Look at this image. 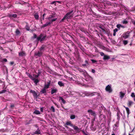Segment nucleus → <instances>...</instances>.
I'll use <instances>...</instances> for the list:
<instances>
[{"instance_id":"f257e3e1","label":"nucleus","mask_w":135,"mask_h":135,"mask_svg":"<svg viewBox=\"0 0 135 135\" xmlns=\"http://www.w3.org/2000/svg\"><path fill=\"white\" fill-rule=\"evenodd\" d=\"M105 90L107 91L109 93L112 92V89L111 87V86L109 85H107L106 87Z\"/></svg>"},{"instance_id":"f03ea898","label":"nucleus","mask_w":135,"mask_h":135,"mask_svg":"<svg viewBox=\"0 0 135 135\" xmlns=\"http://www.w3.org/2000/svg\"><path fill=\"white\" fill-rule=\"evenodd\" d=\"M129 36V34L127 33H124L122 36V37L124 39H126Z\"/></svg>"},{"instance_id":"7ed1b4c3","label":"nucleus","mask_w":135,"mask_h":135,"mask_svg":"<svg viewBox=\"0 0 135 135\" xmlns=\"http://www.w3.org/2000/svg\"><path fill=\"white\" fill-rule=\"evenodd\" d=\"M31 93H32L33 96L34 97H37V94L35 92V91L32 90H30Z\"/></svg>"},{"instance_id":"20e7f679","label":"nucleus","mask_w":135,"mask_h":135,"mask_svg":"<svg viewBox=\"0 0 135 135\" xmlns=\"http://www.w3.org/2000/svg\"><path fill=\"white\" fill-rule=\"evenodd\" d=\"M125 94V93L121 91L119 93L120 97L121 99L123 98Z\"/></svg>"},{"instance_id":"39448f33","label":"nucleus","mask_w":135,"mask_h":135,"mask_svg":"<svg viewBox=\"0 0 135 135\" xmlns=\"http://www.w3.org/2000/svg\"><path fill=\"white\" fill-rule=\"evenodd\" d=\"M88 112L91 114L92 115L95 116V112L92 110H88Z\"/></svg>"},{"instance_id":"423d86ee","label":"nucleus","mask_w":135,"mask_h":135,"mask_svg":"<svg viewBox=\"0 0 135 135\" xmlns=\"http://www.w3.org/2000/svg\"><path fill=\"white\" fill-rule=\"evenodd\" d=\"M70 13H67L66 15L64 16V17H63V18L62 19L61 21H63L65 18L66 19H69V16H68V15H69Z\"/></svg>"},{"instance_id":"0eeeda50","label":"nucleus","mask_w":135,"mask_h":135,"mask_svg":"<svg viewBox=\"0 0 135 135\" xmlns=\"http://www.w3.org/2000/svg\"><path fill=\"white\" fill-rule=\"evenodd\" d=\"M19 55L20 56H23L25 55V54L23 51H21L19 53Z\"/></svg>"},{"instance_id":"6e6552de","label":"nucleus","mask_w":135,"mask_h":135,"mask_svg":"<svg viewBox=\"0 0 135 135\" xmlns=\"http://www.w3.org/2000/svg\"><path fill=\"white\" fill-rule=\"evenodd\" d=\"M72 127L74 129L78 131V132H80L79 129L77 126L73 125Z\"/></svg>"},{"instance_id":"1a4fd4ad","label":"nucleus","mask_w":135,"mask_h":135,"mask_svg":"<svg viewBox=\"0 0 135 135\" xmlns=\"http://www.w3.org/2000/svg\"><path fill=\"white\" fill-rule=\"evenodd\" d=\"M58 84L61 87L64 86V83L61 81H59Z\"/></svg>"},{"instance_id":"9d476101","label":"nucleus","mask_w":135,"mask_h":135,"mask_svg":"<svg viewBox=\"0 0 135 135\" xmlns=\"http://www.w3.org/2000/svg\"><path fill=\"white\" fill-rule=\"evenodd\" d=\"M42 55V53L40 52H38L37 53H36L35 55L36 56H40Z\"/></svg>"},{"instance_id":"9b49d317","label":"nucleus","mask_w":135,"mask_h":135,"mask_svg":"<svg viewBox=\"0 0 135 135\" xmlns=\"http://www.w3.org/2000/svg\"><path fill=\"white\" fill-rule=\"evenodd\" d=\"M59 100H61L62 101V103L63 104H65V101L64 100V99L61 97H59Z\"/></svg>"},{"instance_id":"f8f14e48","label":"nucleus","mask_w":135,"mask_h":135,"mask_svg":"<svg viewBox=\"0 0 135 135\" xmlns=\"http://www.w3.org/2000/svg\"><path fill=\"white\" fill-rule=\"evenodd\" d=\"M66 124L67 125H68V126L69 125V126H70L72 127L73 126V125L71 124V121H68V122H66Z\"/></svg>"},{"instance_id":"ddd939ff","label":"nucleus","mask_w":135,"mask_h":135,"mask_svg":"<svg viewBox=\"0 0 135 135\" xmlns=\"http://www.w3.org/2000/svg\"><path fill=\"white\" fill-rule=\"evenodd\" d=\"M110 59V57L109 56L107 55H105L104 56L103 59L104 60H106L108 59Z\"/></svg>"},{"instance_id":"4468645a","label":"nucleus","mask_w":135,"mask_h":135,"mask_svg":"<svg viewBox=\"0 0 135 135\" xmlns=\"http://www.w3.org/2000/svg\"><path fill=\"white\" fill-rule=\"evenodd\" d=\"M57 91V89L55 88L54 89H52L51 90V94H53L54 93L56 92Z\"/></svg>"},{"instance_id":"2eb2a0df","label":"nucleus","mask_w":135,"mask_h":135,"mask_svg":"<svg viewBox=\"0 0 135 135\" xmlns=\"http://www.w3.org/2000/svg\"><path fill=\"white\" fill-rule=\"evenodd\" d=\"M9 17L12 18L13 17L14 18L16 17H17V15L16 14H10L9 16Z\"/></svg>"},{"instance_id":"dca6fc26","label":"nucleus","mask_w":135,"mask_h":135,"mask_svg":"<svg viewBox=\"0 0 135 135\" xmlns=\"http://www.w3.org/2000/svg\"><path fill=\"white\" fill-rule=\"evenodd\" d=\"M51 24V22H47L44 25H43V27H44L47 26L48 25H49Z\"/></svg>"},{"instance_id":"f3484780","label":"nucleus","mask_w":135,"mask_h":135,"mask_svg":"<svg viewBox=\"0 0 135 135\" xmlns=\"http://www.w3.org/2000/svg\"><path fill=\"white\" fill-rule=\"evenodd\" d=\"M33 80L34 81V82L36 84L39 81L37 79H35L34 78L33 79Z\"/></svg>"},{"instance_id":"a211bd4d","label":"nucleus","mask_w":135,"mask_h":135,"mask_svg":"<svg viewBox=\"0 0 135 135\" xmlns=\"http://www.w3.org/2000/svg\"><path fill=\"white\" fill-rule=\"evenodd\" d=\"M33 113H34L36 114H40V111L37 110H35Z\"/></svg>"},{"instance_id":"6ab92c4d","label":"nucleus","mask_w":135,"mask_h":135,"mask_svg":"<svg viewBox=\"0 0 135 135\" xmlns=\"http://www.w3.org/2000/svg\"><path fill=\"white\" fill-rule=\"evenodd\" d=\"M35 18L36 20H38L39 16L37 13H36L34 15Z\"/></svg>"},{"instance_id":"aec40b11","label":"nucleus","mask_w":135,"mask_h":135,"mask_svg":"<svg viewBox=\"0 0 135 135\" xmlns=\"http://www.w3.org/2000/svg\"><path fill=\"white\" fill-rule=\"evenodd\" d=\"M133 103V102L131 101H129L128 104V106L129 107H130L131 106V105Z\"/></svg>"},{"instance_id":"412c9836","label":"nucleus","mask_w":135,"mask_h":135,"mask_svg":"<svg viewBox=\"0 0 135 135\" xmlns=\"http://www.w3.org/2000/svg\"><path fill=\"white\" fill-rule=\"evenodd\" d=\"M50 85V84H48L47 85H45L44 86V88L45 89H48L49 88V86Z\"/></svg>"},{"instance_id":"4be33fe9","label":"nucleus","mask_w":135,"mask_h":135,"mask_svg":"<svg viewBox=\"0 0 135 135\" xmlns=\"http://www.w3.org/2000/svg\"><path fill=\"white\" fill-rule=\"evenodd\" d=\"M73 12V11H71L70 12H69L68 13H70L69 14V15H68V16H69V18H70V17H72V15L71 14V13H72Z\"/></svg>"},{"instance_id":"5701e85b","label":"nucleus","mask_w":135,"mask_h":135,"mask_svg":"<svg viewBox=\"0 0 135 135\" xmlns=\"http://www.w3.org/2000/svg\"><path fill=\"white\" fill-rule=\"evenodd\" d=\"M41 92L42 93H46V89L45 88H44L43 89H42L41 91Z\"/></svg>"},{"instance_id":"b1692460","label":"nucleus","mask_w":135,"mask_h":135,"mask_svg":"<svg viewBox=\"0 0 135 135\" xmlns=\"http://www.w3.org/2000/svg\"><path fill=\"white\" fill-rule=\"evenodd\" d=\"M125 107V108L126 109V110L128 114V115L130 113L129 109L127 107Z\"/></svg>"},{"instance_id":"393cba45","label":"nucleus","mask_w":135,"mask_h":135,"mask_svg":"<svg viewBox=\"0 0 135 135\" xmlns=\"http://www.w3.org/2000/svg\"><path fill=\"white\" fill-rule=\"evenodd\" d=\"M123 42L124 45H127L128 43V41L127 40H124L123 41Z\"/></svg>"},{"instance_id":"a878e982","label":"nucleus","mask_w":135,"mask_h":135,"mask_svg":"<svg viewBox=\"0 0 135 135\" xmlns=\"http://www.w3.org/2000/svg\"><path fill=\"white\" fill-rule=\"evenodd\" d=\"M75 118V116L74 115H71L70 116V118L71 119H74Z\"/></svg>"},{"instance_id":"bb28decb","label":"nucleus","mask_w":135,"mask_h":135,"mask_svg":"<svg viewBox=\"0 0 135 135\" xmlns=\"http://www.w3.org/2000/svg\"><path fill=\"white\" fill-rule=\"evenodd\" d=\"M122 23L123 24H126L128 22L126 20H124L123 21H122Z\"/></svg>"},{"instance_id":"cd10ccee","label":"nucleus","mask_w":135,"mask_h":135,"mask_svg":"<svg viewBox=\"0 0 135 135\" xmlns=\"http://www.w3.org/2000/svg\"><path fill=\"white\" fill-rule=\"evenodd\" d=\"M15 32L16 34L17 35H19L20 33V31L18 29L16 30Z\"/></svg>"},{"instance_id":"c85d7f7f","label":"nucleus","mask_w":135,"mask_h":135,"mask_svg":"<svg viewBox=\"0 0 135 135\" xmlns=\"http://www.w3.org/2000/svg\"><path fill=\"white\" fill-rule=\"evenodd\" d=\"M86 95L87 96H89V95H93L94 94H93L92 93H91L90 92H88L86 94Z\"/></svg>"},{"instance_id":"c756f323","label":"nucleus","mask_w":135,"mask_h":135,"mask_svg":"<svg viewBox=\"0 0 135 135\" xmlns=\"http://www.w3.org/2000/svg\"><path fill=\"white\" fill-rule=\"evenodd\" d=\"M40 131H36L35 132V134H39L40 133Z\"/></svg>"},{"instance_id":"7c9ffc66","label":"nucleus","mask_w":135,"mask_h":135,"mask_svg":"<svg viewBox=\"0 0 135 135\" xmlns=\"http://www.w3.org/2000/svg\"><path fill=\"white\" fill-rule=\"evenodd\" d=\"M50 110H52V111L54 112H55V111L54 108L53 106H51V107Z\"/></svg>"},{"instance_id":"2f4dec72","label":"nucleus","mask_w":135,"mask_h":135,"mask_svg":"<svg viewBox=\"0 0 135 135\" xmlns=\"http://www.w3.org/2000/svg\"><path fill=\"white\" fill-rule=\"evenodd\" d=\"M53 17V16L52 15H50L49 16V17L47 18V19H48L49 20H50V19L51 18Z\"/></svg>"},{"instance_id":"473e14b6","label":"nucleus","mask_w":135,"mask_h":135,"mask_svg":"<svg viewBox=\"0 0 135 135\" xmlns=\"http://www.w3.org/2000/svg\"><path fill=\"white\" fill-rule=\"evenodd\" d=\"M42 36V35H41L39 37H38L37 38V40H40L41 39V38Z\"/></svg>"},{"instance_id":"72a5a7b5","label":"nucleus","mask_w":135,"mask_h":135,"mask_svg":"<svg viewBox=\"0 0 135 135\" xmlns=\"http://www.w3.org/2000/svg\"><path fill=\"white\" fill-rule=\"evenodd\" d=\"M120 26H121V25L120 24H118L117 25V27L119 30L120 29Z\"/></svg>"},{"instance_id":"f704fd0d","label":"nucleus","mask_w":135,"mask_h":135,"mask_svg":"<svg viewBox=\"0 0 135 135\" xmlns=\"http://www.w3.org/2000/svg\"><path fill=\"white\" fill-rule=\"evenodd\" d=\"M131 96L132 97H135V94L134 93H131Z\"/></svg>"},{"instance_id":"c9c22d12","label":"nucleus","mask_w":135,"mask_h":135,"mask_svg":"<svg viewBox=\"0 0 135 135\" xmlns=\"http://www.w3.org/2000/svg\"><path fill=\"white\" fill-rule=\"evenodd\" d=\"M28 76H29V77L32 80H33V79H34V78H33V76L32 75H30V74H29V75H28Z\"/></svg>"},{"instance_id":"e433bc0d","label":"nucleus","mask_w":135,"mask_h":135,"mask_svg":"<svg viewBox=\"0 0 135 135\" xmlns=\"http://www.w3.org/2000/svg\"><path fill=\"white\" fill-rule=\"evenodd\" d=\"M26 29L27 30V31H29V30H30V28L29 27H28V26L27 25L26 27Z\"/></svg>"},{"instance_id":"4c0bfd02","label":"nucleus","mask_w":135,"mask_h":135,"mask_svg":"<svg viewBox=\"0 0 135 135\" xmlns=\"http://www.w3.org/2000/svg\"><path fill=\"white\" fill-rule=\"evenodd\" d=\"M91 61L93 63H94L95 62H97V61L95 60H93V59H91Z\"/></svg>"},{"instance_id":"58836bf2","label":"nucleus","mask_w":135,"mask_h":135,"mask_svg":"<svg viewBox=\"0 0 135 135\" xmlns=\"http://www.w3.org/2000/svg\"><path fill=\"white\" fill-rule=\"evenodd\" d=\"M57 20V18L52 19L51 20V23L53 22L56 21Z\"/></svg>"},{"instance_id":"ea45409f","label":"nucleus","mask_w":135,"mask_h":135,"mask_svg":"<svg viewBox=\"0 0 135 135\" xmlns=\"http://www.w3.org/2000/svg\"><path fill=\"white\" fill-rule=\"evenodd\" d=\"M7 60L6 59H4L2 60V62H7Z\"/></svg>"},{"instance_id":"a19ab883","label":"nucleus","mask_w":135,"mask_h":135,"mask_svg":"<svg viewBox=\"0 0 135 135\" xmlns=\"http://www.w3.org/2000/svg\"><path fill=\"white\" fill-rule=\"evenodd\" d=\"M118 31V30L117 28H115L113 30V32H117Z\"/></svg>"},{"instance_id":"79ce46f5","label":"nucleus","mask_w":135,"mask_h":135,"mask_svg":"<svg viewBox=\"0 0 135 135\" xmlns=\"http://www.w3.org/2000/svg\"><path fill=\"white\" fill-rule=\"evenodd\" d=\"M46 37V36H44L42 38H41V41H42L43 40H44L45 38Z\"/></svg>"},{"instance_id":"37998d69","label":"nucleus","mask_w":135,"mask_h":135,"mask_svg":"<svg viewBox=\"0 0 135 135\" xmlns=\"http://www.w3.org/2000/svg\"><path fill=\"white\" fill-rule=\"evenodd\" d=\"M100 54L102 56H104V55H104V53H103V52H100Z\"/></svg>"},{"instance_id":"c03bdc74","label":"nucleus","mask_w":135,"mask_h":135,"mask_svg":"<svg viewBox=\"0 0 135 135\" xmlns=\"http://www.w3.org/2000/svg\"><path fill=\"white\" fill-rule=\"evenodd\" d=\"M5 91L4 90H3L0 92V94H2L5 93Z\"/></svg>"},{"instance_id":"a18cd8bd","label":"nucleus","mask_w":135,"mask_h":135,"mask_svg":"<svg viewBox=\"0 0 135 135\" xmlns=\"http://www.w3.org/2000/svg\"><path fill=\"white\" fill-rule=\"evenodd\" d=\"M34 76L35 78H37L39 76V74L38 75H34Z\"/></svg>"},{"instance_id":"49530a36","label":"nucleus","mask_w":135,"mask_h":135,"mask_svg":"<svg viewBox=\"0 0 135 135\" xmlns=\"http://www.w3.org/2000/svg\"><path fill=\"white\" fill-rule=\"evenodd\" d=\"M91 71L93 73H94L95 72V70L94 69H92L91 70Z\"/></svg>"},{"instance_id":"de8ad7c7","label":"nucleus","mask_w":135,"mask_h":135,"mask_svg":"<svg viewBox=\"0 0 135 135\" xmlns=\"http://www.w3.org/2000/svg\"><path fill=\"white\" fill-rule=\"evenodd\" d=\"M40 110H41V111L42 112H43V108H41L40 109Z\"/></svg>"},{"instance_id":"09e8293b","label":"nucleus","mask_w":135,"mask_h":135,"mask_svg":"<svg viewBox=\"0 0 135 135\" xmlns=\"http://www.w3.org/2000/svg\"><path fill=\"white\" fill-rule=\"evenodd\" d=\"M115 35H116V32H113V35L114 36H115Z\"/></svg>"},{"instance_id":"8fccbe9b","label":"nucleus","mask_w":135,"mask_h":135,"mask_svg":"<svg viewBox=\"0 0 135 135\" xmlns=\"http://www.w3.org/2000/svg\"><path fill=\"white\" fill-rule=\"evenodd\" d=\"M45 14H44L43 15V20L44 19V16L45 15Z\"/></svg>"},{"instance_id":"3c124183","label":"nucleus","mask_w":135,"mask_h":135,"mask_svg":"<svg viewBox=\"0 0 135 135\" xmlns=\"http://www.w3.org/2000/svg\"><path fill=\"white\" fill-rule=\"evenodd\" d=\"M10 64L11 65H12L14 64V62H10Z\"/></svg>"},{"instance_id":"603ef678","label":"nucleus","mask_w":135,"mask_h":135,"mask_svg":"<svg viewBox=\"0 0 135 135\" xmlns=\"http://www.w3.org/2000/svg\"><path fill=\"white\" fill-rule=\"evenodd\" d=\"M34 37L35 38H36V34H34Z\"/></svg>"},{"instance_id":"864d4df0","label":"nucleus","mask_w":135,"mask_h":135,"mask_svg":"<svg viewBox=\"0 0 135 135\" xmlns=\"http://www.w3.org/2000/svg\"><path fill=\"white\" fill-rule=\"evenodd\" d=\"M56 2L55 1H54L52 2L51 3V4H54L55 2Z\"/></svg>"},{"instance_id":"5fc2aeb1","label":"nucleus","mask_w":135,"mask_h":135,"mask_svg":"<svg viewBox=\"0 0 135 135\" xmlns=\"http://www.w3.org/2000/svg\"><path fill=\"white\" fill-rule=\"evenodd\" d=\"M56 2L59 3H61V2L60 1H56Z\"/></svg>"},{"instance_id":"6e6d98bb","label":"nucleus","mask_w":135,"mask_h":135,"mask_svg":"<svg viewBox=\"0 0 135 135\" xmlns=\"http://www.w3.org/2000/svg\"><path fill=\"white\" fill-rule=\"evenodd\" d=\"M84 132V133L85 135H89L88 134H86V133L84 132Z\"/></svg>"},{"instance_id":"4d7b16f0","label":"nucleus","mask_w":135,"mask_h":135,"mask_svg":"<svg viewBox=\"0 0 135 135\" xmlns=\"http://www.w3.org/2000/svg\"><path fill=\"white\" fill-rule=\"evenodd\" d=\"M120 27H122V28H124V27L123 26H122L121 25V26H120Z\"/></svg>"},{"instance_id":"13d9d810","label":"nucleus","mask_w":135,"mask_h":135,"mask_svg":"<svg viewBox=\"0 0 135 135\" xmlns=\"http://www.w3.org/2000/svg\"><path fill=\"white\" fill-rule=\"evenodd\" d=\"M134 101H135V97H134Z\"/></svg>"},{"instance_id":"bf43d9fd","label":"nucleus","mask_w":135,"mask_h":135,"mask_svg":"<svg viewBox=\"0 0 135 135\" xmlns=\"http://www.w3.org/2000/svg\"><path fill=\"white\" fill-rule=\"evenodd\" d=\"M112 135H115V134L114 133L112 134Z\"/></svg>"},{"instance_id":"052dcab7","label":"nucleus","mask_w":135,"mask_h":135,"mask_svg":"<svg viewBox=\"0 0 135 135\" xmlns=\"http://www.w3.org/2000/svg\"><path fill=\"white\" fill-rule=\"evenodd\" d=\"M11 107H13V105H11Z\"/></svg>"},{"instance_id":"680f3d73","label":"nucleus","mask_w":135,"mask_h":135,"mask_svg":"<svg viewBox=\"0 0 135 135\" xmlns=\"http://www.w3.org/2000/svg\"><path fill=\"white\" fill-rule=\"evenodd\" d=\"M73 79L72 78H70V79Z\"/></svg>"},{"instance_id":"e2e57ef3","label":"nucleus","mask_w":135,"mask_h":135,"mask_svg":"<svg viewBox=\"0 0 135 135\" xmlns=\"http://www.w3.org/2000/svg\"><path fill=\"white\" fill-rule=\"evenodd\" d=\"M129 135H132L130 134H129Z\"/></svg>"},{"instance_id":"0e129e2a","label":"nucleus","mask_w":135,"mask_h":135,"mask_svg":"<svg viewBox=\"0 0 135 135\" xmlns=\"http://www.w3.org/2000/svg\"><path fill=\"white\" fill-rule=\"evenodd\" d=\"M123 135H126V134L125 133H124V134Z\"/></svg>"},{"instance_id":"69168bd1","label":"nucleus","mask_w":135,"mask_h":135,"mask_svg":"<svg viewBox=\"0 0 135 135\" xmlns=\"http://www.w3.org/2000/svg\"><path fill=\"white\" fill-rule=\"evenodd\" d=\"M134 24L135 25V22H134Z\"/></svg>"},{"instance_id":"338daca9","label":"nucleus","mask_w":135,"mask_h":135,"mask_svg":"<svg viewBox=\"0 0 135 135\" xmlns=\"http://www.w3.org/2000/svg\"><path fill=\"white\" fill-rule=\"evenodd\" d=\"M66 127H68L67 126H65Z\"/></svg>"},{"instance_id":"774afa93","label":"nucleus","mask_w":135,"mask_h":135,"mask_svg":"<svg viewBox=\"0 0 135 135\" xmlns=\"http://www.w3.org/2000/svg\"><path fill=\"white\" fill-rule=\"evenodd\" d=\"M134 84H135V81L134 82Z\"/></svg>"}]
</instances>
